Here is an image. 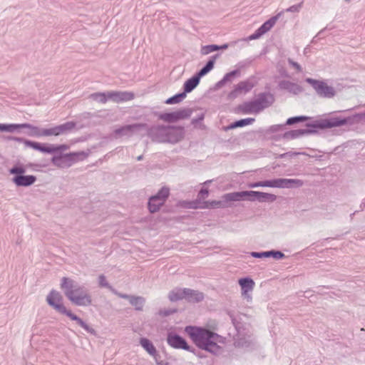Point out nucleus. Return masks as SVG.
<instances>
[{
	"label": "nucleus",
	"instance_id": "f257e3e1",
	"mask_svg": "<svg viewBox=\"0 0 365 365\" xmlns=\"http://www.w3.org/2000/svg\"><path fill=\"white\" fill-rule=\"evenodd\" d=\"M357 106L351 108L335 111L334 113H348L346 115H334L304 122V128L302 130L304 135H315L321 130H325L334 128H339L345 125L352 126L365 123V110L353 113Z\"/></svg>",
	"mask_w": 365,
	"mask_h": 365
},
{
	"label": "nucleus",
	"instance_id": "f03ea898",
	"mask_svg": "<svg viewBox=\"0 0 365 365\" xmlns=\"http://www.w3.org/2000/svg\"><path fill=\"white\" fill-rule=\"evenodd\" d=\"M185 332L199 349L213 355L220 354L222 348L218 344L224 343V338L206 326L188 325Z\"/></svg>",
	"mask_w": 365,
	"mask_h": 365
},
{
	"label": "nucleus",
	"instance_id": "7ed1b4c3",
	"mask_svg": "<svg viewBox=\"0 0 365 365\" xmlns=\"http://www.w3.org/2000/svg\"><path fill=\"white\" fill-rule=\"evenodd\" d=\"M153 142L175 144L185 136V128L182 125H152L143 127Z\"/></svg>",
	"mask_w": 365,
	"mask_h": 365
},
{
	"label": "nucleus",
	"instance_id": "20e7f679",
	"mask_svg": "<svg viewBox=\"0 0 365 365\" xmlns=\"http://www.w3.org/2000/svg\"><path fill=\"white\" fill-rule=\"evenodd\" d=\"M61 289L66 297L74 305L88 307L92 304V297L88 289L76 280L63 277L61 279Z\"/></svg>",
	"mask_w": 365,
	"mask_h": 365
},
{
	"label": "nucleus",
	"instance_id": "39448f33",
	"mask_svg": "<svg viewBox=\"0 0 365 365\" xmlns=\"http://www.w3.org/2000/svg\"><path fill=\"white\" fill-rule=\"evenodd\" d=\"M46 302L56 312L65 315L71 320L76 322L87 333L93 336L97 335V331L93 327L65 307L63 304V297L59 292L52 289L46 297Z\"/></svg>",
	"mask_w": 365,
	"mask_h": 365
},
{
	"label": "nucleus",
	"instance_id": "423d86ee",
	"mask_svg": "<svg viewBox=\"0 0 365 365\" xmlns=\"http://www.w3.org/2000/svg\"><path fill=\"white\" fill-rule=\"evenodd\" d=\"M274 102L272 93H255L252 99L239 104L235 108V113L242 114L258 113L269 107Z\"/></svg>",
	"mask_w": 365,
	"mask_h": 365
},
{
	"label": "nucleus",
	"instance_id": "0eeeda50",
	"mask_svg": "<svg viewBox=\"0 0 365 365\" xmlns=\"http://www.w3.org/2000/svg\"><path fill=\"white\" fill-rule=\"evenodd\" d=\"M220 53H217L210 56L205 64L192 76L185 81L181 91H192L200 83L201 78L207 75L214 68L216 60L220 58Z\"/></svg>",
	"mask_w": 365,
	"mask_h": 365
},
{
	"label": "nucleus",
	"instance_id": "6e6552de",
	"mask_svg": "<svg viewBox=\"0 0 365 365\" xmlns=\"http://www.w3.org/2000/svg\"><path fill=\"white\" fill-rule=\"evenodd\" d=\"M304 181L300 179L279 178L250 182L248 184V187L250 188H255L258 187H269L276 188L293 189L301 187L302 186L304 185Z\"/></svg>",
	"mask_w": 365,
	"mask_h": 365
},
{
	"label": "nucleus",
	"instance_id": "1a4fd4ad",
	"mask_svg": "<svg viewBox=\"0 0 365 365\" xmlns=\"http://www.w3.org/2000/svg\"><path fill=\"white\" fill-rule=\"evenodd\" d=\"M9 174L13 175L11 180L16 187H29L34 184L37 180L33 175H24L26 172V166L19 162L16 163L9 170Z\"/></svg>",
	"mask_w": 365,
	"mask_h": 365
},
{
	"label": "nucleus",
	"instance_id": "9d476101",
	"mask_svg": "<svg viewBox=\"0 0 365 365\" xmlns=\"http://www.w3.org/2000/svg\"><path fill=\"white\" fill-rule=\"evenodd\" d=\"M134 97V93H92L88 98L92 101L105 103L110 100L113 101H129Z\"/></svg>",
	"mask_w": 365,
	"mask_h": 365
},
{
	"label": "nucleus",
	"instance_id": "9b49d317",
	"mask_svg": "<svg viewBox=\"0 0 365 365\" xmlns=\"http://www.w3.org/2000/svg\"><path fill=\"white\" fill-rule=\"evenodd\" d=\"M239 192L240 201L248 200L250 202H273L277 200L275 195L262 191L243 190L239 191Z\"/></svg>",
	"mask_w": 365,
	"mask_h": 365
},
{
	"label": "nucleus",
	"instance_id": "f8f14e48",
	"mask_svg": "<svg viewBox=\"0 0 365 365\" xmlns=\"http://www.w3.org/2000/svg\"><path fill=\"white\" fill-rule=\"evenodd\" d=\"M232 202H240L239 191L225 193L220 200H205V209L228 208L232 207Z\"/></svg>",
	"mask_w": 365,
	"mask_h": 365
},
{
	"label": "nucleus",
	"instance_id": "ddd939ff",
	"mask_svg": "<svg viewBox=\"0 0 365 365\" xmlns=\"http://www.w3.org/2000/svg\"><path fill=\"white\" fill-rule=\"evenodd\" d=\"M192 113V110L191 108H184L172 112L156 113L155 115L159 120L171 123L187 119L190 117Z\"/></svg>",
	"mask_w": 365,
	"mask_h": 365
},
{
	"label": "nucleus",
	"instance_id": "4468645a",
	"mask_svg": "<svg viewBox=\"0 0 365 365\" xmlns=\"http://www.w3.org/2000/svg\"><path fill=\"white\" fill-rule=\"evenodd\" d=\"M166 341L168 344L175 349L190 351L192 346L189 345L187 340L174 331H168Z\"/></svg>",
	"mask_w": 365,
	"mask_h": 365
},
{
	"label": "nucleus",
	"instance_id": "2eb2a0df",
	"mask_svg": "<svg viewBox=\"0 0 365 365\" xmlns=\"http://www.w3.org/2000/svg\"><path fill=\"white\" fill-rule=\"evenodd\" d=\"M145 126H146V123H133L125 125L115 128L113 130L112 135L115 139L123 136L130 137L134 132L143 129V127Z\"/></svg>",
	"mask_w": 365,
	"mask_h": 365
},
{
	"label": "nucleus",
	"instance_id": "dca6fc26",
	"mask_svg": "<svg viewBox=\"0 0 365 365\" xmlns=\"http://www.w3.org/2000/svg\"><path fill=\"white\" fill-rule=\"evenodd\" d=\"M241 71L240 69H234L227 73L223 76V78L217 82L213 86L210 87L207 91H215L222 88L225 86L227 83L232 82L235 78L239 77L240 76Z\"/></svg>",
	"mask_w": 365,
	"mask_h": 365
},
{
	"label": "nucleus",
	"instance_id": "f3484780",
	"mask_svg": "<svg viewBox=\"0 0 365 365\" xmlns=\"http://www.w3.org/2000/svg\"><path fill=\"white\" fill-rule=\"evenodd\" d=\"M260 78L253 75L236 84L231 91H250L258 84Z\"/></svg>",
	"mask_w": 365,
	"mask_h": 365
},
{
	"label": "nucleus",
	"instance_id": "a211bd4d",
	"mask_svg": "<svg viewBox=\"0 0 365 365\" xmlns=\"http://www.w3.org/2000/svg\"><path fill=\"white\" fill-rule=\"evenodd\" d=\"M238 284L241 288L242 296L247 299V301L252 299L251 295L249 294L252 292L255 287V282L250 277H244L238 279Z\"/></svg>",
	"mask_w": 365,
	"mask_h": 365
},
{
	"label": "nucleus",
	"instance_id": "6ab92c4d",
	"mask_svg": "<svg viewBox=\"0 0 365 365\" xmlns=\"http://www.w3.org/2000/svg\"><path fill=\"white\" fill-rule=\"evenodd\" d=\"M304 81L309 84L315 91H334L333 86L328 84L329 79L318 80L307 77Z\"/></svg>",
	"mask_w": 365,
	"mask_h": 365
},
{
	"label": "nucleus",
	"instance_id": "aec40b11",
	"mask_svg": "<svg viewBox=\"0 0 365 365\" xmlns=\"http://www.w3.org/2000/svg\"><path fill=\"white\" fill-rule=\"evenodd\" d=\"M274 83L277 88L286 91H303V88L297 83H292L288 80H281L279 76H274Z\"/></svg>",
	"mask_w": 365,
	"mask_h": 365
},
{
	"label": "nucleus",
	"instance_id": "412c9836",
	"mask_svg": "<svg viewBox=\"0 0 365 365\" xmlns=\"http://www.w3.org/2000/svg\"><path fill=\"white\" fill-rule=\"evenodd\" d=\"M68 148V146L66 144L53 145L41 143L39 152L46 154H58L63 153Z\"/></svg>",
	"mask_w": 365,
	"mask_h": 365
},
{
	"label": "nucleus",
	"instance_id": "4be33fe9",
	"mask_svg": "<svg viewBox=\"0 0 365 365\" xmlns=\"http://www.w3.org/2000/svg\"><path fill=\"white\" fill-rule=\"evenodd\" d=\"M185 299L189 303H199L205 299V294L199 290L185 288Z\"/></svg>",
	"mask_w": 365,
	"mask_h": 365
},
{
	"label": "nucleus",
	"instance_id": "5701e85b",
	"mask_svg": "<svg viewBox=\"0 0 365 365\" xmlns=\"http://www.w3.org/2000/svg\"><path fill=\"white\" fill-rule=\"evenodd\" d=\"M73 154L72 153H55L51 159V161L53 165H54L56 167L58 168H63L64 167L65 164L67 163H70V161H72Z\"/></svg>",
	"mask_w": 365,
	"mask_h": 365
},
{
	"label": "nucleus",
	"instance_id": "b1692460",
	"mask_svg": "<svg viewBox=\"0 0 365 365\" xmlns=\"http://www.w3.org/2000/svg\"><path fill=\"white\" fill-rule=\"evenodd\" d=\"M302 136H304L302 130L297 129V130H291L284 132L282 134H275L271 138L274 140H280L281 139H286V140H293L296 138H299Z\"/></svg>",
	"mask_w": 365,
	"mask_h": 365
},
{
	"label": "nucleus",
	"instance_id": "393cba45",
	"mask_svg": "<svg viewBox=\"0 0 365 365\" xmlns=\"http://www.w3.org/2000/svg\"><path fill=\"white\" fill-rule=\"evenodd\" d=\"M26 128L24 123H0V132L20 133L21 129Z\"/></svg>",
	"mask_w": 365,
	"mask_h": 365
},
{
	"label": "nucleus",
	"instance_id": "a878e982",
	"mask_svg": "<svg viewBox=\"0 0 365 365\" xmlns=\"http://www.w3.org/2000/svg\"><path fill=\"white\" fill-rule=\"evenodd\" d=\"M139 344L150 356L156 355L158 350L150 339L146 337H140Z\"/></svg>",
	"mask_w": 365,
	"mask_h": 365
},
{
	"label": "nucleus",
	"instance_id": "bb28decb",
	"mask_svg": "<svg viewBox=\"0 0 365 365\" xmlns=\"http://www.w3.org/2000/svg\"><path fill=\"white\" fill-rule=\"evenodd\" d=\"M283 14V11H280L277 14L270 17L269 19L265 21L259 27L264 31V34L270 31L275 25L277 20Z\"/></svg>",
	"mask_w": 365,
	"mask_h": 365
},
{
	"label": "nucleus",
	"instance_id": "cd10ccee",
	"mask_svg": "<svg viewBox=\"0 0 365 365\" xmlns=\"http://www.w3.org/2000/svg\"><path fill=\"white\" fill-rule=\"evenodd\" d=\"M185 288H175L171 290L168 294V299L172 302H175L185 299Z\"/></svg>",
	"mask_w": 365,
	"mask_h": 365
},
{
	"label": "nucleus",
	"instance_id": "c85d7f7f",
	"mask_svg": "<svg viewBox=\"0 0 365 365\" xmlns=\"http://www.w3.org/2000/svg\"><path fill=\"white\" fill-rule=\"evenodd\" d=\"M14 141L21 143L25 145L26 147L34 149V150H40L41 143L31 140L22 137L14 136Z\"/></svg>",
	"mask_w": 365,
	"mask_h": 365
},
{
	"label": "nucleus",
	"instance_id": "c756f323",
	"mask_svg": "<svg viewBox=\"0 0 365 365\" xmlns=\"http://www.w3.org/2000/svg\"><path fill=\"white\" fill-rule=\"evenodd\" d=\"M170 188L163 186L162 187L156 194L151 195V200H158L165 204L166 200L170 196Z\"/></svg>",
	"mask_w": 365,
	"mask_h": 365
},
{
	"label": "nucleus",
	"instance_id": "7c9ffc66",
	"mask_svg": "<svg viewBox=\"0 0 365 365\" xmlns=\"http://www.w3.org/2000/svg\"><path fill=\"white\" fill-rule=\"evenodd\" d=\"M58 130L59 135L67 134L71 132L76 127V122L67 121L63 124L58 125Z\"/></svg>",
	"mask_w": 365,
	"mask_h": 365
},
{
	"label": "nucleus",
	"instance_id": "2f4dec72",
	"mask_svg": "<svg viewBox=\"0 0 365 365\" xmlns=\"http://www.w3.org/2000/svg\"><path fill=\"white\" fill-rule=\"evenodd\" d=\"M130 304L134 307L135 311L141 312L145 304V298L141 296L134 295L133 298L130 299Z\"/></svg>",
	"mask_w": 365,
	"mask_h": 365
},
{
	"label": "nucleus",
	"instance_id": "473e14b6",
	"mask_svg": "<svg viewBox=\"0 0 365 365\" xmlns=\"http://www.w3.org/2000/svg\"><path fill=\"white\" fill-rule=\"evenodd\" d=\"M164 205V203L158 200H151V196L149 197L148 200V211L154 214L160 210V209Z\"/></svg>",
	"mask_w": 365,
	"mask_h": 365
},
{
	"label": "nucleus",
	"instance_id": "72a5a7b5",
	"mask_svg": "<svg viewBox=\"0 0 365 365\" xmlns=\"http://www.w3.org/2000/svg\"><path fill=\"white\" fill-rule=\"evenodd\" d=\"M29 129V131L27 132V135L31 137H36L40 138L43 136V128L34 125L31 123H26V128Z\"/></svg>",
	"mask_w": 365,
	"mask_h": 365
},
{
	"label": "nucleus",
	"instance_id": "f704fd0d",
	"mask_svg": "<svg viewBox=\"0 0 365 365\" xmlns=\"http://www.w3.org/2000/svg\"><path fill=\"white\" fill-rule=\"evenodd\" d=\"M311 120V117L307 115H296L290 117L287 119L285 125H293L298 123H302Z\"/></svg>",
	"mask_w": 365,
	"mask_h": 365
},
{
	"label": "nucleus",
	"instance_id": "c9c22d12",
	"mask_svg": "<svg viewBox=\"0 0 365 365\" xmlns=\"http://www.w3.org/2000/svg\"><path fill=\"white\" fill-rule=\"evenodd\" d=\"M188 93H176L174 96L167 98L165 103L172 105L182 101L187 96Z\"/></svg>",
	"mask_w": 365,
	"mask_h": 365
},
{
	"label": "nucleus",
	"instance_id": "e433bc0d",
	"mask_svg": "<svg viewBox=\"0 0 365 365\" xmlns=\"http://www.w3.org/2000/svg\"><path fill=\"white\" fill-rule=\"evenodd\" d=\"M228 315L231 319L237 334H240L241 329H243V324L241 322V318L236 317L232 312H228Z\"/></svg>",
	"mask_w": 365,
	"mask_h": 365
},
{
	"label": "nucleus",
	"instance_id": "4c0bfd02",
	"mask_svg": "<svg viewBox=\"0 0 365 365\" xmlns=\"http://www.w3.org/2000/svg\"><path fill=\"white\" fill-rule=\"evenodd\" d=\"M329 83L333 86L334 91H341L344 89H349L351 88V86H349L346 81H344L343 79L340 81H336L335 83H334L333 80L329 79V81H328V84Z\"/></svg>",
	"mask_w": 365,
	"mask_h": 365
},
{
	"label": "nucleus",
	"instance_id": "58836bf2",
	"mask_svg": "<svg viewBox=\"0 0 365 365\" xmlns=\"http://www.w3.org/2000/svg\"><path fill=\"white\" fill-rule=\"evenodd\" d=\"M205 203V200H202L197 197V199L188 202V207L192 209H205L207 206Z\"/></svg>",
	"mask_w": 365,
	"mask_h": 365
},
{
	"label": "nucleus",
	"instance_id": "ea45409f",
	"mask_svg": "<svg viewBox=\"0 0 365 365\" xmlns=\"http://www.w3.org/2000/svg\"><path fill=\"white\" fill-rule=\"evenodd\" d=\"M267 258L272 257L276 260H280L286 258V255L280 250H270L267 251Z\"/></svg>",
	"mask_w": 365,
	"mask_h": 365
},
{
	"label": "nucleus",
	"instance_id": "a19ab883",
	"mask_svg": "<svg viewBox=\"0 0 365 365\" xmlns=\"http://www.w3.org/2000/svg\"><path fill=\"white\" fill-rule=\"evenodd\" d=\"M69 153L73 154L72 157L73 160L72 161H70V163L68 164L69 166L71 165V163L84 160L88 155V153L84 151L70 152Z\"/></svg>",
	"mask_w": 365,
	"mask_h": 365
},
{
	"label": "nucleus",
	"instance_id": "79ce46f5",
	"mask_svg": "<svg viewBox=\"0 0 365 365\" xmlns=\"http://www.w3.org/2000/svg\"><path fill=\"white\" fill-rule=\"evenodd\" d=\"M217 44H208L202 46L200 48V53L203 56L207 55L212 52L218 51Z\"/></svg>",
	"mask_w": 365,
	"mask_h": 365
},
{
	"label": "nucleus",
	"instance_id": "37998d69",
	"mask_svg": "<svg viewBox=\"0 0 365 365\" xmlns=\"http://www.w3.org/2000/svg\"><path fill=\"white\" fill-rule=\"evenodd\" d=\"M285 126V124H276L271 125L264 130V134L265 135H268L269 134L271 133H278L279 131L283 130Z\"/></svg>",
	"mask_w": 365,
	"mask_h": 365
},
{
	"label": "nucleus",
	"instance_id": "c03bdc74",
	"mask_svg": "<svg viewBox=\"0 0 365 365\" xmlns=\"http://www.w3.org/2000/svg\"><path fill=\"white\" fill-rule=\"evenodd\" d=\"M98 286L100 287H103V288H107L111 292H113V289H114L115 288L111 286L107 281L106 279V277L104 274H101L98 276Z\"/></svg>",
	"mask_w": 365,
	"mask_h": 365
},
{
	"label": "nucleus",
	"instance_id": "a18cd8bd",
	"mask_svg": "<svg viewBox=\"0 0 365 365\" xmlns=\"http://www.w3.org/2000/svg\"><path fill=\"white\" fill-rule=\"evenodd\" d=\"M42 133L43 136H59L57 125L49 128H43Z\"/></svg>",
	"mask_w": 365,
	"mask_h": 365
},
{
	"label": "nucleus",
	"instance_id": "49530a36",
	"mask_svg": "<svg viewBox=\"0 0 365 365\" xmlns=\"http://www.w3.org/2000/svg\"><path fill=\"white\" fill-rule=\"evenodd\" d=\"M255 119L254 118H242L240 120H237L236 125H237V128H242L249 125L252 124L255 122Z\"/></svg>",
	"mask_w": 365,
	"mask_h": 365
},
{
	"label": "nucleus",
	"instance_id": "de8ad7c7",
	"mask_svg": "<svg viewBox=\"0 0 365 365\" xmlns=\"http://www.w3.org/2000/svg\"><path fill=\"white\" fill-rule=\"evenodd\" d=\"M178 312V309L173 308V309H160L158 312V314L163 317H168L171 314H173Z\"/></svg>",
	"mask_w": 365,
	"mask_h": 365
},
{
	"label": "nucleus",
	"instance_id": "09e8293b",
	"mask_svg": "<svg viewBox=\"0 0 365 365\" xmlns=\"http://www.w3.org/2000/svg\"><path fill=\"white\" fill-rule=\"evenodd\" d=\"M264 34V31L259 27L255 31L247 37V40H255L259 38Z\"/></svg>",
	"mask_w": 365,
	"mask_h": 365
},
{
	"label": "nucleus",
	"instance_id": "8fccbe9b",
	"mask_svg": "<svg viewBox=\"0 0 365 365\" xmlns=\"http://www.w3.org/2000/svg\"><path fill=\"white\" fill-rule=\"evenodd\" d=\"M156 363L157 365H170V363L161 359V356L159 354L158 351H156V355L152 356Z\"/></svg>",
	"mask_w": 365,
	"mask_h": 365
},
{
	"label": "nucleus",
	"instance_id": "3c124183",
	"mask_svg": "<svg viewBox=\"0 0 365 365\" xmlns=\"http://www.w3.org/2000/svg\"><path fill=\"white\" fill-rule=\"evenodd\" d=\"M249 254L251 257L257 259L267 258V251L250 252Z\"/></svg>",
	"mask_w": 365,
	"mask_h": 365
},
{
	"label": "nucleus",
	"instance_id": "603ef678",
	"mask_svg": "<svg viewBox=\"0 0 365 365\" xmlns=\"http://www.w3.org/2000/svg\"><path fill=\"white\" fill-rule=\"evenodd\" d=\"M209 193V189L203 186L199 191L197 197H199L200 200H203L205 198L208 197Z\"/></svg>",
	"mask_w": 365,
	"mask_h": 365
},
{
	"label": "nucleus",
	"instance_id": "864d4df0",
	"mask_svg": "<svg viewBox=\"0 0 365 365\" xmlns=\"http://www.w3.org/2000/svg\"><path fill=\"white\" fill-rule=\"evenodd\" d=\"M112 293L114 294L115 295L118 296V297L121 298V299H128L129 301V302H130V299H132L133 297L134 296V295H130V294L119 292L115 289H113Z\"/></svg>",
	"mask_w": 365,
	"mask_h": 365
},
{
	"label": "nucleus",
	"instance_id": "5fc2aeb1",
	"mask_svg": "<svg viewBox=\"0 0 365 365\" xmlns=\"http://www.w3.org/2000/svg\"><path fill=\"white\" fill-rule=\"evenodd\" d=\"M303 1L292 5L286 9L287 12H299L300 9L302 7Z\"/></svg>",
	"mask_w": 365,
	"mask_h": 365
},
{
	"label": "nucleus",
	"instance_id": "6e6d98bb",
	"mask_svg": "<svg viewBox=\"0 0 365 365\" xmlns=\"http://www.w3.org/2000/svg\"><path fill=\"white\" fill-rule=\"evenodd\" d=\"M297 155H299V153H297L296 151H289V152H286L284 153L278 155L277 158L283 159L285 158H293Z\"/></svg>",
	"mask_w": 365,
	"mask_h": 365
},
{
	"label": "nucleus",
	"instance_id": "4d7b16f0",
	"mask_svg": "<svg viewBox=\"0 0 365 365\" xmlns=\"http://www.w3.org/2000/svg\"><path fill=\"white\" fill-rule=\"evenodd\" d=\"M205 118V113H201L196 118H194L191 120L192 125L196 126L198 123H201Z\"/></svg>",
	"mask_w": 365,
	"mask_h": 365
},
{
	"label": "nucleus",
	"instance_id": "13d9d810",
	"mask_svg": "<svg viewBox=\"0 0 365 365\" xmlns=\"http://www.w3.org/2000/svg\"><path fill=\"white\" fill-rule=\"evenodd\" d=\"M287 61L291 66H292L297 70V71L301 72L302 71V66L297 62L294 61L293 59L289 58Z\"/></svg>",
	"mask_w": 365,
	"mask_h": 365
},
{
	"label": "nucleus",
	"instance_id": "bf43d9fd",
	"mask_svg": "<svg viewBox=\"0 0 365 365\" xmlns=\"http://www.w3.org/2000/svg\"><path fill=\"white\" fill-rule=\"evenodd\" d=\"M336 93H316V96L319 98H331Z\"/></svg>",
	"mask_w": 365,
	"mask_h": 365
},
{
	"label": "nucleus",
	"instance_id": "052dcab7",
	"mask_svg": "<svg viewBox=\"0 0 365 365\" xmlns=\"http://www.w3.org/2000/svg\"><path fill=\"white\" fill-rule=\"evenodd\" d=\"M189 352H191L194 354L195 356H197L199 359H204L206 357L205 354H204L202 351L200 350L196 349L193 346H192V349L190 351H188Z\"/></svg>",
	"mask_w": 365,
	"mask_h": 365
},
{
	"label": "nucleus",
	"instance_id": "680f3d73",
	"mask_svg": "<svg viewBox=\"0 0 365 365\" xmlns=\"http://www.w3.org/2000/svg\"><path fill=\"white\" fill-rule=\"evenodd\" d=\"M278 72H279V74L280 76L279 78L280 77H283V78H289L290 77L288 71L284 67L279 68H278Z\"/></svg>",
	"mask_w": 365,
	"mask_h": 365
},
{
	"label": "nucleus",
	"instance_id": "e2e57ef3",
	"mask_svg": "<svg viewBox=\"0 0 365 365\" xmlns=\"http://www.w3.org/2000/svg\"><path fill=\"white\" fill-rule=\"evenodd\" d=\"M92 117H93V114L91 113L84 112V113H81L78 116V118L80 120H87V119L91 118Z\"/></svg>",
	"mask_w": 365,
	"mask_h": 365
},
{
	"label": "nucleus",
	"instance_id": "0e129e2a",
	"mask_svg": "<svg viewBox=\"0 0 365 365\" xmlns=\"http://www.w3.org/2000/svg\"><path fill=\"white\" fill-rule=\"evenodd\" d=\"M236 43L235 41H232L231 43H223L222 45H217V47L218 48V51L220 50H222V51H224V50H226L230 46H234L235 44Z\"/></svg>",
	"mask_w": 365,
	"mask_h": 365
},
{
	"label": "nucleus",
	"instance_id": "69168bd1",
	"mask_svg": "<svg viewBox=\"0 0 365 365\" xmlns=\"http://www.w3.org/2000/svg\"><path fill=\"white\" fill-rule=\"evenodd\" d=\"M237 128V125H236V121L235 120L234 122L230 123L227 126H225L223 128V129H224V130L227 131L230 130L235 129Z\"/></svg>",
	"mask_w": 365,
	"mask_h": 365
},
{
	"label": "nucleus",
	"instance_id": "338daca9",
	"mask_svg": "<svg viewBox=\"0 0 365 365\" xmlns=\"http://www.w3.org/2000/svg\"><path fill=\"white\" fill-rule=\"evenodd\" d=\"M26 167H29V168H32V169H33V170H36V168H37V167H40V165H38V164H35V163H29L28 165H26Z\"/></svg>",
	"mask_w": 365,
	"mask_h": 365
},
{
	"label": "nucleus",
	"instance_id": "774afa93",
	"mask_svg": "<svg viewBox=\"0 0 365 365\" xmlns=\"http://www.w3.org/2000/svg\"><path fill=\"white\" fill-rule=\"evenodd\" d=\"M310 52H311V47L309 45H308L304 49V54L307 55Z\"/></svg>",
	"mask_w": 365,
	"mask_h": 365
}]
</instances>
